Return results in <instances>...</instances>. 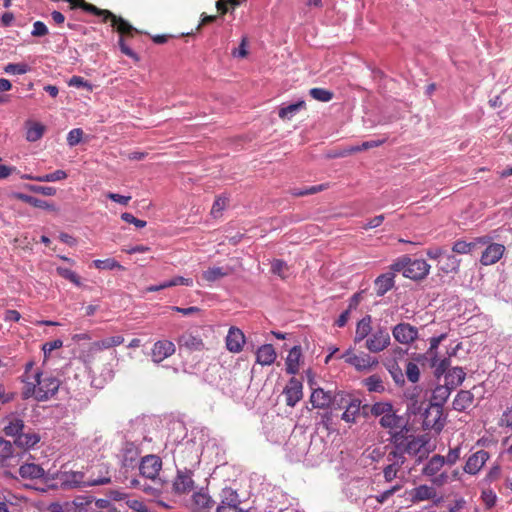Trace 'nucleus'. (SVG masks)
<instances>
[{
  "instance_id": "obj_34",
  "label": "nucleus",
  "mask_w": 512,
  "mask_h": 512,
  "mask_svg": "<svg viewBox=\"0 0 512 512\" xmlns=\"http://www.w3.org/2000/svg\"><path fill=\"white\" fill-rule=\"evenodd\" d=\"M306 103L304 100H300L294 104H290L285 107H281L278 111V116L282 120H290L299 110L305 109Z\"/></svg>"
},
{
  "instance_id": "obj_5",
  "label": "nucleus",
  "mask_w": 512,
  "mask_h": 512,
  "mask_svg": "<svg viewBox=\"0 0 512 512\" xmlns=\"http://www.w3.org/2000/svg\"><path fill=\"white\" fill-rule=\"evenodd\" d=\"M100 469H105V475L101 477L88 476L80 471H71L63 474V483L69 487H85V486H96L107 484L111 481L110 473L104 466H100Z\"/></svg>"
},
{
  "instance_id": "obj_46",
  "label": "nucleus",
  "mask_w": 512,
  "mask_h": 512,
  "mask_svg": "<svg viewBox=\"0 0 512 512\" xmlns=\"http://www.w3.org/2000/svg\"><path fill=\"white\" fill-rule=\"evenodd\" d=\"M288 265L281 259H275L271 264V271L273 274L278 275L282 279H285L288 274Z\"/></svg>"
},
{
  "instance_id": "obj_40",
  "label": "nucleus",
  "mask_w": 512,
  "mask_h": 512,
  "mask_svg": "<svg viewBox=\"0 0 512 512\" xmlns=\"http://www.w3.org/2000/svg\"><path fill=\"white\" fill-rule=\"evenodd\" d=\"M364 385L369 392L381 393L385 390L383 381L379 375H371L364 380Z\"/></svg>"
},
{
  "instance_id": "obj_50",
  "label": "nucleus",
  "mask_w": 512,
  "mask_h": 512,
  "mask_svg": "<svg viewBox=\"0 0 512 512\" xmlns=\"http://www.w3.org/2000/svg\"><path fill=\"white\" fill-rule=\"evenodd\" d=\"M30 70L29 66L25 63H9L4 67V71L13 75H22Z\"/></svg>"
},
{
  "instance_id": "obj_7",
  "label": "nucleus",
  "mask_w": 512,
  "mask_h": 512,
  "mask_svg": "<svg viewBox=\"0 0 512 512\" xmlns=\"http://www.w3.org/2000/svg\"><path fill=\"white\" fill-rule=\"evenodd\" d=\"M341 358L346 363L355 367L358 371H370L378 365V360L369 354L361 353L359 355L354 354L351 350L346 351Z\"/></svg>"
},
{
  "instance_id": "obj_55",
  "label": "nucleus",
  "mask_w": 512,
  "mask_h": 512,
  "mask_svg": "<svg viewBox=\"0 0 512 512\" xmlns=\"http://www.w3.org/2000/svg\"><path fill=\"white\" fill-rule=\"evenodd\" d=\"M124 342V337L121 335L111 336L99 340L102 350L110 349L121 345Z\"/></svg>"
},
{
  "instance_id": "obj_14",
  "label": "nucleus",
  "mask_w": 512,
  "mask_h": 512,
  "mask_svg": "<svg viewBox=\"0 0 512 512\" xmlns=\"http://www.w3.org/2000/svg\"><path fill=\"white\" fill-rule=\"evenodd\" d=\"M379 423L381 427L385 429H389L391 435L395 432H408L407 422L404 420L402 416H399L394 411V408L390 413L384 415L383 418H380Z\"/></svg>"
},
{
  "instance_id": "obj_45",
  "label": "nucleus",
  "mask_w": 512,
  "mask_h": 512,
  "mask_svg": "<svg viewBox=\"0 0 512 512\" xmlns=\"http://www.w3.org/2000/svg\"><path fill=\"white\" fill-rule=\"evenodd\" d=\"M393 406L389 402H377L371 407V414L375 417L383 418L384 415L391 412Z\"/></svg>"
},
{
  "instance_id": "obj_24",
  "label": "nucleus",
  "mask_w": 512,
  "mask_h": 512,
  "mask_svg": "<svg viewBox=\"0 0 512 512\" xmlns=\"http://www.w3.org/2000/svg\"><path fill=\"white\" fill-rule=\"evenodd\" d=\"M395 274L394 271L379 275L374 281V287L377 296L385 295L394 287Z\"/></svg>"
},
{
  "instance_id": "obj_20",
  "label": "nucleus",
  "mask_w": 512,
  "mask_h": 512,
  "mask_svg": "<svg viewBox=\"0 0 512 512\" xmlns=\"http://www.w3.org/2000/svg\"><path fill=\"white\" fill-rule=\"evenodd\" d=\"M214 500L208 493L199 491L192 495L190 509L194 512H210L214 507Z\"/></svg>"
},
{
  "instance_id": "obj_25",
  "label": "nucleus",
  "mask_w": 512,
  "mask_h": 512,
  "mask_svg": "<svg viewBox=\"0 0 512 512\" xmlns=\"http://www.w3.org/2000/svg\"><path fill=\"white\" fill-rule=\"evenodd\" d=\"M302 360V350L300 346H294L288 353L285 361L286 372L295 375L299 372Z\"/></svg>"
},
{
  "instance_id": "obj_38",
  "label": "nucleus",
  "mask_w": 512,
  "mask_h": 512,
  "mask_svg": "<svg viewBox=\"0 0 512 512\" xmlns=\"http://www.w3.org/2000/svg\"><path fill=\"white\" fill-rule=\"evenodd\" d=\"M14 458V447L12 443L0 437V463L4 464Z\"/></svg>"
},
{
  "instance_id": "obj_16",
  "label": "nucleus",
  "mask_w": 512,
  "mask_h": 512,
  "mask_svg": "<svg viewBox=\"0 0 512 512\" xmlns=\"http://www.w3.org/2000/svg\"><path fill=\"white\" fill-rule=\"evenodd\" d=\"M303 385L300 380L292 377L284 388L286 405L294 407L303 397Z\"/></svg>"
},
{
  "instance_id": "obj_37",
  "label": "nucleus",
  "mask_w": 512,
  "mask_h": 512,
  "mask_svg": "<svg viewBox=\"0 0 512 512\" xmlns=\"http://www.w3.org/2000/svg\"><path fill=\"white\" fill-rule=\"evenodd\" d=\"M25 178L38 182H56L66 179L67 173L63 170H56L53 173L45 174L42 176H26Z\"/></svg>"
},
{
  "instance_id": "obj_64",
  "label": "nucleus",
  "mask_w": 512,
  "mask_h": 512,
  "mask_svg": "<svg viewBox=\"0 0 512 512\" xmlns=\"http://www.w3.org/2000/svg\"><path fill=\"white\" fill-rule=\"evenodd\" d=\"M450 395V388L445 386H438L433 392V398L434 399H440L442 401H445Z\"/></svg>"
},
{
  "instance_id": "obj_29",
  "label": "nucleus",
  "mask_w": 512,
  "mask_h": 512,
  "mask_svg": "<svg viewBox=\"0 0 512 512\" xmlns=\"http://www.w3.org/2000/svg\"><path fill=\"white\" fill-rule=\"evenodd\" d=\"M372 318L370 315L364 316L357 322L354 342L359 343L367 339L372 334Z\"/></svg>"
},
{
  "instance_id": "obj_9",
  "label": "nucleus",
  "mask_w": 512,
  "mask_h": 512,
  "mask_svg": "<svg viewBox=\"0 0 512 512\" xmlns=\"http://www.w3.org/2000/svg\"><path fill=\"white\" fill-rule=\"evenodd\" d=\"M391 342L390 334L384 327H379L365 341V348L371 353L385 350Z\"/></svg>"
},
{
  "instance_id": "obj_33",
  "label": "nucleus",
  "mask_w": 512,
  "mask_h": 512,
  "mask_svg": "<svg viewBox=\"0 0 512 512\" xmlns=\"http://www.w3.org/2000/svg\"><path fill=\"white\" fill-rule=\"evenodd\" d=\"M101 351L103 350L101 348L99 341H94L81 351L80 359L84 363H92L95 360L96 355Z\"/></svg>"
},
{
  "instance_id": "obj_18",
  "label": "nucleus",
  "mask_w": 512,
  "mask_h": 512,
  "mask_svg": "<svg viewBox=\"0 0 512 512\" xmlns=\"http://www.w3.org/2000/svg\"><path fill=\"white\" fill-rule=\"evenodd\" d=\"M194 488V481L192 479V472L178 471L177 476L173 481V491L175 494L182 495L189 493Z\"/></svg>"
},
{
  "instance_id": "obj_48",
  "label": "nucleus",
  "mask_w": 512,
  "mask_h": 512,
  "mask_svg": "<svg viewBox=\"0 0 512 512\" xmlns=\"http://www.w3.org/2000/svg\"><path fill=\"white\" fill-rule=\"evenodd\" d=\"M327 187H328L327 184H320V185L311 186V187H308L305 189H296L295 188V189L291 190V194L293 196H297V197L306 196V195H311V194H316L318 192H321V191L325 190Z\"/></svg>"
},
{
  "instance_id": "obj_63",
  "label": "nucleus",
  "mask_w": 512,
  "mask_h": 512,
  "mask_svg": "<svg viewBox=\"0 0 512 512\" xmlns=\"http://www.w3.org/2000/svg\"><path fill=\"white\" fill-rule=\"evenodd\" d=\"M225 206H226V199L217 197L213 203L212 208H211V215L213 217H218L219 214L224 210Z\"/></svg>"
},
{
  "instance_id": "obj_11",
  "label": "nucleus",
  "mask_w": 512,
  "mask_h": 512,
  "mask_svg": "<svg viewBox=\"0 0 512 512\" xmlns=\"http://www.w3.org/2000/svg\"><path fill=\"white\" fill-rule=\"evenodd\" d=\"M220 504L217 506V512H242L239 507L240 500L238 493L232 488H224L220 494Z\"/></svg>"
},
{
  "instance_id": "obj_57",
  "label": "nucleus",
  "mask_w": 512,
  "mask_h": 512,
  "mask_svg": "<svg viewBox=\"0 0 512 512\" xmlns=\"http://www.w3.org/2000/svg\"><path fill=\"white\" fill-rule=\"evenodd\" d=\"M460 260L453 255H447L445 266L441 267V270L445 273L456 272L459 268Z\"/></svg>"
},
{
  "instance_id": "obj_41",
  "label": "nucleus",
  "mask_w": 512,
  "mask_h": 512,
  "mask_svg": "<svg viewBox=\"0 0 512 512\" xmlns=\"http://www.w3.org/2000/svg\"><path fill=\"white\" fill-rule=\"evenodd\" d=\"M384 143V140H372V141H365L361 145L352 146L347 151L338 154V156H345L347 154L357 153L364 150H368L371 148L378 147Z\"/></svg>"
},
{
  "instance_id": "obj_15",
  "label": "nucleus",
  "mask_w": 512,
  "mask_h": 512,
  "mask_svg": "<svg viewBox=\"0 0 512 512\" xmlns=\"http://www.w3.org/2000/svg\"><path fill=\"white\" fill-rule=\"evenodd\" d=\"M490 454L486 450H478L473 453L464 465V472L470 475H476L489 460Z\"/></svg>"
},
{
  "instance_id": "obj_23",
  "label": "nucleus",
  "mask_w": 512,
  "mask_h": 512,
  "mask_svg": "<svg viewBox=\"0 0 512 512\" xmlns=\"http://www.w3.org/2000/svg\"><path fill=\"white\" fill-rule=\"evenodd\" d=\"M409 500L412 503H419L425 500L434 499L437 496V491L434 487L428 485H419L408 492Z\"/></svg>"
},
{
  "instance_id": "obj_43",
  "label": "nucleus",
  "mask_w": 512,
  "mask_h": 512,
  "mask_svg": "<svg viewBox=\"0 0 512 512\" xmlns=\"http://www.w3.org/2000/svg\"><path fill=\"white\" fill-rule=\"evenodd\" d=\"M310 96L320 102H329L333 99V92L324 88H312L309 91Z\"/></svg>"
},
{
  "instance_id": "obj_53",
  "label": "nucleus",
  "mask_w": 512,
  "mask_h": 512,
  "mask_svg": "<svg viewBox=\"0 0 512 512\" xmlns=\"http://www.w3.org/2000/svg\"><path fill=\"white\" fill-rule=\"evenodd\" d=\"M138 457V450L132 444L124 449L123 464L124 466H131Z\"/></svg>"
},
{
  "instance_id": "obj_12",
  "label": "nucleus",
  "mask_w": 512,
  "mask_h": 512,
  "mask_svg": "<svg viewBox=\"0 0 512 512\" xmlns=\"http://www.w3.org/2000/svg\"><path fill=\"white\" fill-rule=\"evenodd\" d=\"M394 339L401 344H410L418 338V329L409 323H399L392 329Z\"/></svg>"
},
{
  "instance_id": "obj_13",
  "label": "nucleus",
  "mask_w": 512,
  "mask_h": 512,
  "mask_svg": "<svg viewBox=\"0 0 512 512\" xmlns=\"http://www.w3.org/2000/svg\"><path fill=\"white\" fill-rule=\"evenodd\" d=\"M176 351L175 344L170 340H159L154 343L151 349V359L159 364L166 358L172 356Z\"/></svg>"
},
{
  "instance_id": "obj_62",
  "label": "nucleus",
  "mask_w": 512,
  "mask_h": 512,
  "mask_svg": "<svg viewBox=\"0 0 512 512\" xmlns=\"http://www.w3.org/2000/svg\"><path fill=\"white\" fill-rule=\"evenodd\" d=\"M121 219L127 223L135 225L137 228L146 226V221L134 217L131 213L125 212L121 215Z\"/></svg>"
},
{
  "instance_id": "obj_21",
  "label": "nucleus",
  "mask_w": 512,
  "mask_h": 512,
  "mask_svg": "<svg viewBox=\"0 0 512 512\" xmlns=\"http://www.w3.org/2000/svg\"><path fill=\"white\" fill-rule=\"evenodd\" d=\"M180 348H185L188 351H201L204 349V342L200 335L194 334L193 332L186 331L182 333L178 340Z\"/></svg>"
},
{
  "instance_id": "obj_58",
  "label": "nucleus",
  "mask_w": 512,
  "mask_h": 512,
  "mask_svg": "<svg viewBox=\"0 0 512 512\" xmlns=\"http://www.w3.org/2000/svg\"><path fill=\"white\" fill-rule=\"evenodd\" d=\"M73 504L75 505L77 512H106L98 509L96 505H83V498L75 499Z\"/></svg>"
},
{
  "instance_id": "obj_4",
  "label": "nucleus",
  "mask_w": 512,
  "mask_h": 512,
  "mask_svg": "<svg viewBox=\"0 0 512 512\" xmlns=\"http://www.w3.org/2000/svg\"><path fill=\"white\" fill-rule=\"evenodd\" d=\"M406 434L405 432H395L393 436L399 437L398 443L400 444V448L408 455L418 456L416 462L420 463L424 458H427L430 453V450L426 447L429 439L426 435L408 436Z\"/></svg>"
},
{
  "instance_id": "obj_22",
  "label": "nucleus",
  "mask_w": 512,
  "mask_h": 512,
  "mask_svg": "<svg viewBox=\"0 0 512 512\" xmlns=\"http://www.w3.org/2000/svg\"><path fill=\"white\" fill-rule=\"evenodd\" d=\"M245 343L244 333L236 327H231L226 336V347L232 353H239L242 351Z\"/></svg>"
},
{
  "instance_id": "obj_59",
  "label": "nucleus",
  "mask_w": 512,
  "mask_h": 512,
  "mask_svg": "<svg viewBox=\"0 0 512 512\" xmlns=\"http://www.w3.org/2000/svg\"><path fill=\"white\" fill-rule=\"evenodd\" d=\"M460 454H461L460 446L449 449L447 455L444 456L445 463L450 466L454 465L460 459Z\"/></svg>"
},
{
  "instance_id": "obj_60",
  "label": "nucleus",
  "mask_w": 512,
  "mask_h": 512,
  "mask_svg": "<svg viewBox=\"0 0 512 512\" xmlns=\"http://www.w3.org/2000/svg\"><path fill=\"white\" fill-rule=\"evenodd\" d=\"M399 470H400V468H398L397 466L393 465L392 463L388 464L383 469V476H384L385 481L386 482L393 481L397 477V474H398Z\"/></svg>"
},
{
  "instance_id": "obj_3",
  "label": "nucleus",
  "mask_w": 512,
  "mask_h": 512,
  "mask_svg": "<svg viewBox=\"0 0 512 512\" xmlns=\"http://www.w3.org/2000/svg\"><path fill=\"white\" fill-rule=\"evenodd\" d=\"M430 268L424 259H411L406 255L398 258L390 266L391 271L401 272L404 277L415 281L426 278Z\"/></svg>"
},
{
  "instance_id": "obj_56",
  "label": "nucleus",
  "mask_w": 512,
  "mask_h": 512,
  "mask_svg": "<svg viewBox=\"0 0 512 512\" xmlns=\"http://www.w3.org/2000/svg\"><path fill=\"white\" fill-rule=\"evenodd\" d=\"M83 135L84 132L81 128L72 129L67 135L68 145L71 147L78 145L81 142Z\"/></svg>"
},
{
  "instance_id": "obj_51",
  "label": "nucleus",
  "mask_w": 512,
  "mask_h": 512,
  "mask_svg": "<svg viewBox=\"0 0 512 512\" xmlns=\"http://www.w3.org/2000/svg\"><path fill=\"white\" fill-rule=\"evenodd\" d=\"M56 271L59 276L69 280L76 286H81L80 277L74 271L64 267H57Z\"/></svg>"
},
{
  "instance_id": "obj_42",
  "label": "nucleus",
  "mask_w": 512,
  "mask_h": 512,
  "mask_svg": "<svg viewBox=\"0 0 512 512\" xmlns=\"http://www.w3.org/2000/svg\"><path fill=\"white\" fill-rule=\"evenodd\" d=\"M228 274L229 271L223 267H212L203 272V279L208 282H214Z\"/></svg>"
},
{
  "instance_id": "obj_26",
  "label": "nucleus",
  "mask_w": 512,
  "mask_h": 512,
  "mask_svg": "<svg viewBox=\"0 0 512 512\" xmlns=\"http://www.w3.org/2000/svg\"><path fill=\"white\" fill-rule=\"evenodd\" d=\"M491 242V237L489 236H482L475 239L474 242H466L464 240H457L453 246L452 251L457 254H467L472 249L476 247V245H486L487 243Z\"/></svg>"
},
{
  "instance_id": "obj_10",
  "label": "nucleus",
  "mask_w": 512,
  "mask_h": 512,
  "mask_svg": "<svg viewBox=\"0 0 512 512\" xmlns=\"http://www.w3.org/2000/svg\"><path fill=\"white\" fill-rule=\"evenodd\" d=\"M340 394L343 393H333L332 391H325L323 388L315 389V391L311 393L310 402L314 408L326 409L332 404L337 405Z\"/></svg>"
},
{
  "instance_id": "obj_27",
  "label": "nucleus",
  "mask_w": 512,
  "mask_h": 512,
  "mask_svg": "<svg viewBox=\"0 0 512 512\" xmlns=\"http://www.w3.org/2000/svg\"><path fill=\"white\" fill-rule=\"evenodd\" d=\"M399 437L393 436L391 437V443L393 445L392 450L387 455V460L392 463L393 465L397 466L401 469V467L404 465L406 458H405V451L400 448V444L398 443Z\"/></svg>"
},
{
  "instance_id": "obj_19",
  "label": "nucleus",
  "mask_w": 512,
  "mask_h": 512,
  "mask_svg": "<svg viewBox=\"0 0 512 512\" xmlns=\"http://www.w3.org/2000/svg\"><path fill=\"white\" fill-rule=\"evenodd\" d=\"M487 248L483 251L480 262L484 266L493 265L496 262H498L504 252H505V246L499 243H487Z\"/></svg>"
},
{
  "instance_id": "obj_39",
  "label": "nucleus",
  "mask_w": 512,
  "mask_h": 512,
  "mask_svg": "<svg viewBox=\"0 0 512 512\" xmlns=\"http://www.w3.org/2000/svg\"><path fill=\"white\" fill-rule=\"evenodd\" d=\"M44 131L45 127L42 124L38 122L31 123L26 131V139L29 142H35L42 138Z\"/></svg>"
},
{
  "instance_id": "obj_28",
  "label": "nucleus",
  "mask_w": 512,
  "mask_h": 512,
  "mask_svg": "<svg viewBox=\"0 0 512 512\" xmlns=\"http://www.w3.org/2000/svg\"><path fill=\"white\" fill-rule=\"evenodd\" d=\"M276 357V351L271 344H264L256 351V362L262 366L273 364Z\"/></svg>"
},
{
  "instance_id": "obj_36",
  "label": "nucleus",
  "mask_w": 512,
  "mask_h": 512,
  "mask_svg": "<svg viewBox=\"0 0 512 512\" xmlns=\"http://www.w3.org/2000/svg\"><path fill=\"white\" fill-rule=\"evenodd\" d=\"M465 376L466 374L462 368L455 367L446 374V385H451L452 387L459 386L464 381Z\"/></svg>"
},
{
  "instance_id": "obj_44",
  "label": "nucleus",
  "mask_w": 512,
  "mask_h": 512,
  "mask_svg": "<svg viewBox=\"0 0 512 512\" xmlns=\"http://www.w3.org/2000/svg\"><path fill=\"white\" fill-rule=\"evenodd\" d=\"M93 265L97 269L102 270H113V269H120L124 270V267L115 259L113 258H107L105 260H94Z\"/></svg>"
},
{
  "instance_id": "obj_6",
  "label": "nucleus",
  "mask_w": 512,
  "mask_h": 512,
  "mask_svg": "<svg viewBox=\"0 0 512 512\" xmlns=\"http://www.w3.org/2000/svg\"><path fill=\"white\" fill-rule=\"evenodd\" d=\"M445 465V458L442 455H433L422 468V474L429 477L431 482L436 486H443L449 481L447 472H441Z\"/></svg>"
},
{
  "instance_id": "obj_61",
  "label": "nucleus",
  "mask_w": 512,
  "mask_h": 512,
  "mask_svg": "<svg viewBox=\"0 0 512 512\" xmlns=\"http://www.w3.org/2000/svg\"><path fill=\"white\" fill-rule=\"evenodd\" d=\"M34 37H43L48 34V28L42 21H36L33 24V30L31 32Z\"/></svg>"
},
{
  "instance_id": "obj_35",
  "label": "nucleus",
  "mask_w": 512,
  "mask_h": 512,
  "mask_svg": "<svg viewBox=\"0 0 512 512\" xmlns=\"http://www.w3.org/2000/svg\"><path fill=\"white\" fill-rule=\"evenodd\" d=\"M8 424L4 426L3 431L7 436L12 437H18V435L23 431L24 429V422L23 420L16 418V417H10L7 419Z\"/></svg>"
},
{
  "instance_id": "obj_17",
  "label": "nucleus",
  "mask_w": 512,
  "mask_h": 512,
  "mask_svg": "<svg viewBox=\"0 0 512 512\" xmlns=\"http://www.w3.org/2000/svg\"><path fill=\"white\" fill-rule=\"evenodd\" d=\"M443 415L442 405L439 403L430 404L424 414V425L428 428L441 430L443 423L441 422Z\"/></svg>"
},
{
  "instance_id": "obj_8",
  "label": "nucleus",
  "mask_w": 512,
  "mask_h": 512,
  "mask_svg": "<svg viewBox=\"0 0 512 512\" xmlns=\"http://www.w3.org/2000/svg\"><path fill=\"white\" fill-rule=\"evenodd\" d=\"M340 399L336 408H344L341 419L347 423H355L356 417L360 413L361 401L357 398H352L350 395L340 394Z\"/></svg>"
},
{
  "instance_id": "obj_32",
  "label": "nucleus",
  "mask_w": 512,
  "mask_h": 512,
  "mask_svg": "<svg viewBox=\"0 0 512 512\" xmlns=\"http://www.w3.org/2000/svg\"><path fill=\"white\" fill-rule=\"evenodd\" d=\"M40 439V435L35 432H21L15 439V444L18 447L27 450L33 448L37 443H39Z\"/></svg>"
},
{
  "instance_id": "obj_1",
  "label": "nucleus",
  "mask_w": 512,
  "mask_h": 512,
  "mask_svg": "<svg viewBox=\"0 0 512 512\" xmlns=\"http://www.w3.org/2000/svg\"><path fill=\"white\" fill-rule=\"evenodd\" d=\"M59 386V379L53 375L35 372L31 381H26L22 396L24 399L34 397L37 401H46L57 393Z\"/></svg>"
},
{
  "instance_id": "obj_30",
  "label": "nucleus",
  "mask_w": 512,
  "mask_h": 512,
  "mask_svg": "<svg viewBox=\"0 0 512 512\" xmlns=\"http://www.w3.org/2000/svg\"><path fill=\"white\" fill-rule=\"evenodd\" d=\"M19 474L23 479L34 480L42 478L45 474V471L38 464L25 463L20 466Z\"/></svg>"
},
{
  "instance_id": "obj_49",
  "label": "nucleus",
  "mask_w": 512,
  "mask_h": 512,
  "mask_svg": "<svg viewBox=\"0 0 512 512\" xmlns=\"http://www.w3.org/2000/svg\"><path fill=\"white\" fill-rule=\"evenodd\" d=\"M431 366L435 369V375L440 377L447 371L448 367L450 366V360L449 358L438 360L434 357L432 358Z\"/></svg>"
},
{
  "instance_id": "obj_2",
  "label": "nucleus",
  "mask_w": 512,
  "mask_h": 512,
  "mask_svg": "<svg viewBox=\"0 0 512 512\" xmlns=\"http://www.w3.org/2000/svg\"><path fill=\"white\" fill-rule=\"evenodd\" d=\"M161 468L162 460L157 455H147L143 457L139 465L141 476L152 481V485L144 483L141 487L143 491L152 496L157 495L162 488V481L159 478Z\"/></svg>"
},
{
  "instance_id": "obj_52",
  "label": "nucleus",
  "mask_w": 512,
  "mask_h": 512,
  "mask_svg": "<svg viewBox=\"0 0 512 512\" xmlns=\"http://www.w3.org/2000/svg\"><path fill=\"white\" fill-rule=\"evenodd\" d=\"M20 198L23 199L25 202L30 204L33 207L40 208V209H54L53 205L49 204L47 201L27 196V195H20Z\"/></svg>"
},
{
  "instance_id": "obj_31",
  "label": "nucleus",
  "mask_w": 512,
  "mask_h": 512,
  "mask_svg": "<svg viewBox=\"0 0 512 512\" xmlns=\"http://www.w3.org/2000/svg\"><path fill=\"white\" fill-rule=\"evenodd\" d=\"M473 401L474 396L470 391L461 390L453 401V408L459 412L465 411L473 405Z\"/></svg>"
},
{
  "instance_id": "obj_54",
  "label": "nucleus",
  "mask_w": 512,
  "mask_h": 512,
  "mask_svg": "<svg viewBox=\"0 0 512 512\" xmlns=\"http://www.w3.org/2000/svg\"><path fill=\"white\" fill-rule=\"evenodd\" d=\"M405 374L410 382L416 383L420 378V369L416 363L408 362L406 365Z\"/></svg>"
},
{
  "instance_id": "obj_47",
  "label": "nucleus",
  "mask_w": 512,
  "mask_h": 512,
  "mask_svg": "<svg viewBox=\"0 0 512 512\" xmlns=\"http://www.w3.org/2000/svg\"><path fill=\"white\" fill-rule=\"evenodd\" d=\"M327 187H328L327 184H320V185L311 186V187H308L305 189H296L295 188V189L291 190V194L293 196H297V197L306 196V195H311V194H316L318 192H321V191L325 190Z\"/></svg>"
}]
</instances>
